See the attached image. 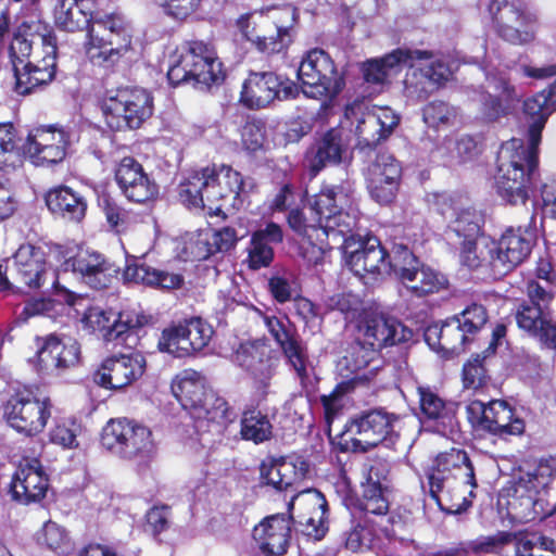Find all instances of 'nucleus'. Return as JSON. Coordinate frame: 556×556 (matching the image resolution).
<instances>
[{"instance_id": "obj_1", "label": "nucleus", "mask_w": 556, "mask_h": 556, "mask_svg": "<svg viewBox=\"0 0 556 556\" xmlns=\"http://www.w3.org/2000/svg\"><path fill=\"white\" fill-rule=\"evenodd\" d=\"M555 111L546 89L523 101V113L531 121L528 146L520 139L502 143L496 155L494 186L497 195L508 205H525L540 178L539 146L548 116Z\"/></svg>"}, {"instance_id": "obj_2", "label": "nucleus", "mask_w": 556, "mask_h": 556, "mask_svg": "<svg viewBox=\"0 0 556 556\" xmlns=\"http://www.w3.org/2000/svg\"><path fill=\"white\" fill-rule=\"evenodd\" d=\"M9 59L15 93L25 97L42 91L56 77V37L40 21H24L13 33Z\"/></svg>"}, {"instance_id": "obj_3", "label": "nucleus", "mask_w": 556, "mask_h": 556, "mask_svg": "<svg viewBox=\"0 0 556 556\" xmlns=\"http://www.w3.org/2000/svg\"><path fill=\"white\" fill-rule=\"evenodd\" d=\"M393 493L391 464L382 457L369 460L361 481V495L351 498L350 508L364 517L378 518L377 527L389 541L395 540L414 520L410 509L396 505L391 508Z\"/></svg>"}, {"instance_id": "obj_4", "label": "nucleus", "mask_w": 556, "mask_h": 556, "mask_svg": "<svg viewBox=\"0 0 556 556\" xmlns=\"http://www.w3.org/2000/svg\"><path fill=\"white\" fill-rule=\"evenodd\" d=\"M299 22L296 8L285 5L270 13L249 12L240 15L236 25L242 37L251 42L254 49L266 55L286 53L293 43Z\"/></svg>"}, {"instance_id": "obj_5", "label": "nucleus", "mask_w": 556, "mask_h": 556, "mask_svg": "<svg viewBox=\"0 0 556 556\" xmlns=\"http://www.w3.org/2000/svg\"><path fill=\"white\" fill-rule=\"evenodd\" d=\"M399 416L382 407L362 410L348 419L332 443L341 453H367L380 444H394L400 434L395 430Z\"/></svg>"}, {"instance_id": "obj_6", "label": "nucleus", "mask_w": 556, "mask_h": 556, "mask_svg": "<svg viewBox=\"0 0 556 556\" xmlns=\"http://www.w3.org/2000/svg\"><path fill=\"white\" fill-rule=\"evenodd\" d=\"M166 76L173 87L193 83L210 88L222 85L226 73L214 47L204 40L192 39L176 49Z\"/></svg>"}, {"instance_id": "obj_7", "label": "nucleus", "mask_w": 556, "mask_h": 556, "mask_svg": "<svg viewBox=\"0 0 556 556\" xmlns=\"http://www.w3.org/2000/svg\"><path fill=\"white\" fill-rule=\"evenodd\" d=\"M100 110L113 132L137 130L153 115L154 98L142 87L119 86L103 93Z\"/></svg>"}, {"instance_id": "obj_8", "label": "nucleus", "mask_w": 556, "mask_h": 556, "mask_svg": "<svg viewBox=\"0 0 556 556\" xmlns=\"http://www.w3.org/2000/svg\"><path fill=\"white\" fill-rule=\"evenodd\" d=\"M151 317L144 313L102 309L99 306L88 307L81 318L85 330L98 336L106 343L131 350L138 346L143 328Z\"/></svg>"}, {"instance_id": "obj_9", "label": "nucleus", "mask_w": 556, "mask_h": 556, "mask_svg": "<svg viewBox=\"0 0 556 556\" xmlns=\"http://www.w3.org/2000/svg\"><path fill=\"white\" fill-rule=\"evenodd\" d=\"M356 205L355 188L349 180L338 185H323L318 193L313 197L309 210L317 216V225H323L327 232L351 236L356 220L349 211Z\"/></svg>"}, {"instance_id": "obj_10", "label": "nucleus", "mask_w": 556, "mask_h": 556, "mask_svg": "<svg viewBox=\"0 0 556 556\" xmlns=\"http://www.w3.org/2000/svg\"><path fill=\"white\" fill-rule=\"evenodd\" d=\"M53 404L38 388H16L2 405L3 418L16 432L25 437L41 433L52 415Z\"/></svg>"}, {"instance_id": "obj_11", "label": "nucleus", "mask_w": 556, "mask_h": 556, "mask_svg": "<svg viewBox=\"0 0 556 556\" xmlns=\"http://www.w3.org/2000/svg\"><path fill=\"white\" fill-rule=\"evenodd\" d=\"M86 52L100 66L115 65L131 49V35L121 17L96 13L87 27Z\"/></svg>"}, {"instance_id": "obj_12", "label": "nucleus", "mask_w": 556, "mask_h": 556, "mask_svg": "<svg viewBox=\"0 0 556 556\" xmlns=\"http://www.w3.org/2000/svg\"><path fill=\"white\" fill-rule=\"evenodd\" d=\"M450 479L459 480L464 485L471 489L478 486L475 467L468 453L463 448L452 447L448 451L437 455L431 472L428 475L429 494L442 511L456 515L466 511L471 506V501L463 497L462 503L444 507L441 503L440 493L444 490Z\"/></svg>"}, {"instance_id": "obj_13", "label": "nucleus", "mask_w": 556, "mask_h": 556, "mask_svg": "<svg viewBox=\"0 0 556 556\" xmlns=\"http://www.w3.org/2000/svg\"><path fill=\"white\" fill-rule=\"evenodd\" d=\"M488 12L495 35L510 46H529L536 39L539 16L523 0H490Z\"/></svg>"}, {"instance_id": "obj_14", "label": "nucleus", "mask_w": 556, "mask_h": 556, "mask_svg": "<svg viewBox=\"0 0 556 556\" xmlns=\"http://www.w3.org/2000/svg\"><path fill=\"white\" fill-rule=\"evenodd\" d=\"M298 78L300 93L316 100H333L345 87L344 74L339 73L330 54L320 48L311 49L303 55Z\"/></svg>"}, {"instance_id": "obj_15", "label": "nucleus", "mask_w": 556, "mask_h": 556, "mask_svg": "<svg viewBox=\"0 0 556 556\" xmlns=\"http://www.w3.org/2000/svg\"><path fill=\"white\" fill-rule=\"evenodd\" d=\"M299 84L275 71H250L242 83L239 103L251 111L274 106L277 102L298 99Z\"/></svg>"}, {"instance_id": "obj_16", "label": "nucleus", "mask_w": 556, "mask_h": 556, "mask_svg": "<svg viewBox=\"0 0 556 556\" xmlns=\"http://www.w3.org/2000/svg\"><path fill=\"white\" fill-rule=\"evenodd\" d=\"M506 517L513 523H528L556 516V503L549 504L548 491L538 490L530 479L514 477L503 488Z\"/></svg>"}, {"instance_id": "obj_17", "label": "nucleus", "mask_w": 556, "mask_h": 556, "mask_svg": "<svg viewBox=\"0 0 556 556\" xmlns=\"http://www.w3.org/2000/svg\"><path fill=\"white\" fill-rule=\"evenodd\" d=\"M100 441L104 448L125 459L146 458L153 447L151 430L127 418L109 420Z\"/></svg>"}, {"instance_id": "obj_18", "label": "nucleus", "mask_w": 556, "mask_h": 556, "mask_svg": "<svg viewBox=\"0 0 556 556\" xmlns=\"http://www.w3.org/2000/svg\"><path fill=\"white\" fill-rule=\"evenodd\" d=\"M113 178L121 194L130 203L150 206L160 198V185L135 156L115 162Z\"/></svg>"}, {"instance_id": "obj_19", "label": "nucleus", "mask_w": 556, "mask_h": 556, "mask_svg": "<svg viewBox=\"0 0 556 556\" xmlns=\"http://www.w3.org/2000/svg\"><path fill=\"white\" fill-rule=\"evenodd\" d=\"M147 371V358L136 348L128 353H115L102 359L92 372V381L109 391H125Z\"/></svg>"}, {"instance_id": "obj_20", "label": "nucleus", "mask_w": 556, "mask_h": 556, "mask_svg": "<svg viewBox=\"0 0 556 556\" xmlns=\"http://www.w3.org/2000/svg\"><path fill=\"white\" fill-rule=\"evenodd\" d=\"M329 506L325 495L316 489L295 493L288 503V515L293 516L300 532L313 541L323 540L328 530Z\"/></svg>"}, {"instance_id": "obj_21", "label": "nucleus", "mask_w": 556, "mask_h": 556, "mask_svg": "<svg viewBox=\"0 0 556 556\" xmlns=\"http://www.w3.org/2000/svg\"><path fill=\"white\" fill-rule=\"evenodd\" d=\"M37 352L34 357L36 369L41 374H63L81 362V348L77 340L49 333L36 338Z\"/></svg>"}, {"instance_id": "obj_22", "label": "nucleus", "mask_w": 556, "mask_h": 556, "mask_svg": "<svg viewBox=\"0 0 556 556\" xmlns=\"http://www.w3.org/2000/svg\"><path fill=\"white\" fill-rule=\"evenodd\" d=\"M403 180L401 162L389 152H379L368 165L365 181L370 198L381 206L395 203Z\"/></svg>"}, {"instance_id": "obj_23", "label": "nucleus", "mask_w": 556, "mask_h": 556, "mask_svg": "<svg viewBox=\"0 0 556 556\" xmlns=\"http://www.w3.org/2000/svg\"><path fill=\"white\" fill-rule=\"evenodd\" d=\"M213 328L201 317H192L162 331L159 349L182 357L202 351L208 345Z\"/></svg>"}, {"instance_id": "obj_24", "label": "nucleus", "mask_w": 556, "mask_h": 556, "mask_svg": "<svg viewBox=\"0 0 556 556\" xmlns=\"http://www.w3.org/2000/svg\"><path fill=\"white\" fill-rule=\"evenodd\" d=\"M50 489V478L38 458L21 460L11 477L8 494L12 502L29 506L40 504Z\"/></svg>"}, {"instance_id": "obj_25", "label": "nucleus", "mask_w": 556, "mask_h": 556, "mask_svg": "<svg viewBox=\"0 0 556 556\" xmlns=\"http://www.w3.org/2000/svg\"><path fill=\"white\" fill-rule=\"evenodd\" d=\"M534 242V231L520 226L507 228L494 247L489 249L490 265L500 267L502 275L511 271L529 257Z\"/></svg>"}, {"instance_id": "obj_26", "label": "nucleus", "mask_w": 556, "mask_h": 556, "mask_svg": "<svg viewBox=\"0 0 556 556\" xmlns=\"http://www.w3.org/2000/svg\"><path fill=\"white\" fill-rule=\"evenodd\" d=\"M63 265L66 270L70 269L78 275L87 286L94 290L109 289L119 274V267L114 262L104 254L90 250H78L74 255L67 257Z\"/></svg>"}, {"instance_id": "obj_27", "label": "nucleus", "mask_w": 556, "mask_h": 556, "mask_svg": "<svg viewBox=\"0 0 556 556\" xmlns=\"http://www.w3.org/2000/svg\"><path fill=\"white\" fill-rule=\"evenodd\" d=\"M68 144L70 136L62 127L39 126L29 131L25 150L36 166L53 165L65 159Z\"/></svg>"}, {"instance_id": "obj_28", "label": "nucleus", "mask_w": 556, "mask_h": 556, "mask_svg": "<svg viewBox=\"0 0 556 556\" xmlns=\"http://www.w3.org/2000/svg\"><path fill=\"white\" fill-rule=\"evenodd\" d=\"M346 151L343 129L331 127L324 131H316L313 141L304 152V162L308 174L316 177L328 166L339 165Z\"/></svg>"}, {"instance_id": "obj_29", "label": "nucleus", "mask_w": 556, "mask_h": 556, "mask_svg": "<svg viewBox=\"0 0 556 556\" xmlns=\"http://www.w3.org/2000/svg\"><path fill=\"white\" fill-rule=\"evenodd\" d=\"M292 527V515H269L253 528L252 538L264 556H285L291 546Z\"/></svg>"}, {"instance_id": "obj_30", "label": "nucleus", "mask_w": 556, "mask_h": 556, "mask_svg": "<svg viewBox=\"0 0 556 556\" xmlns=\"http://www.w3.org/2000/svg\"><path fill=\"white\" fill-rule=\"evenodd\" d=\"M265 326L270 336L280 348L281 352L293 367L299 379L303 382L308 379L306 348L296 331V328L288 319L285 323L279 317L265 316Z\"/></svg>"}, {"instance_id": "obj_31", "label": "nucleus", "mask_w": 556, "mask_h": 556, "mask_svg": "<svg viewBox=\"0 0 556 556\" xmlns=\"http://www.w3.org/2000/svg\"><path fill=\"white\" fill-rule=\"evenodd\" d=\"M357 328L366 343L380 351L407 342L413 337V331L397 319L377 314L366 315L358 321Z\"/></svg>"}, {"instance_id": "obj_32", "label": "nucleus", "mask_w": 556, "mask_h": 556, "mask_svg": "<svg viewBox=\"0 0 556 556\" xmlns=\"http://www.w3.org/2000/svg\"><path fill=\"white\" fill-rule=\"evenodd\" d=\"M14 280L31 290L40 289L49 274L46 252L41 247L23 243L12 256Z\"/></svg>"}, {"instance_id": "obj_33", "label": "nucleus", "mask_w": 556, "mask_h": 556, "mask_svg": "<svg viewBox=\"0 0 556 556\" xmlns=\"http://www.w3.org/2000/svg\"><path fill=\"white\" fill-rule=\"evenodd\" d=\"M195 406L188 414L193 419V426L199 434L220 433L231 422V408L228 402L212 388Z\"/></svg>"}, {"instance_id": "obj_34", "label": "nucleus", "mask_w": 556, "mask_h": 556, "mask_svg": "<svg viewBox=\"0 0 556 556\" xmlns=\"http://www.w3.org/2000/svg\"><path fill=\"white\" fill-rule=\"evenodd\" d=\"M207 203L229 202L231 206H236L240 194L244 189V179L240 172L227 164L212 163L206 166Z\"/></svg>"}, {"instance_id": "obj_35", "label": "nucleus", "mask_w": 556, "mask_h": 556, "mask_svg": "<svg viewBox=\"0 0 556 556\" xmlns=\"http://www.w3.org/2000/svg\"><path fill=\"white\" fill-rule=\"evenodd\" d=\"M348 263L351 270L362 278L376 279L382 274H390V254L377 237H367L359 248L352 252Z\"/></svg>"}, {"instance_id": "obj_36", "label": "nucleus", "mask_w": 556, "mask_h": 556, "mask_svg": "<svg viewBox=\"0 0 556 556\" xmlns=\"http://www.w3.org/2000/svg\"><path fill=\"white\" fill-rule=\"evenodd\" d=\"M432 58L433 53L429 50L396 48L379 59L364 62L362 64V73L366 83L382 84L387 80L392 70H396L401 65H408L410 61L430 60Z\"/></svg>"}, {"instance_id": "obj_37", "label": "nucleus", "mask_w": 556, "mask_h": 556, "mask_svg": "<svg viewBox=\"0 0 556 556\" xmlns=\"http://www.w3.org/2000/svg\"><path fill=\"white\" fill-rule=\"evenodd\" d=\"M525 294L526 299L519 301L515 306L516 323L554 314L552 304L556 296V286L529 279L525 286Z\"/></svg>"}, {"instance_id": "obj_38", "label": "nucleus", "mask_w": 556, "mask_h": 556, "mask_svg": "<svg viewBox=\"0 0 556 556\" xmlns=\"http://www.w3.org/2000/svg\"><path fill=\"white\" fill-rule=\"evenodd\" d=\"M400 118L390 110L380 113H362L355 127L357 144L361 149H375L381 141L388 139L399 125Z\"/></svg>"}, {"instance_id": "obj_39", "label": "nucleus", "mask_w": 556, "mask_h": 556, "mask_svg": "<svg viewBox=\"0 0 556 556\" xmlns=\"http://www.w3.org/2000/svg\"><path fill=\"white\" fill-rule=\"evenodd\" d=\"M283 241L280 225L274 222L252 232L248 251V267L252 270L269 267L274 261V245Z\"/></svg>"}, {"instance_id": "obj_40", "label": "nucleus", "mask_w": 556, "mask_h": 556, "mask_svg": "<svg viewBox=\"0 0 556 556\" xmlns=\"http://www.w3.org/2000/svg\"><path fill=\"white\" fill-rule=\"evenodd\" d=\"M424 337L431 349L445 353L458 354L465 351L468 343L472 342L455 316L446 319L441 325L428 326Z\"/></svg>"}, {"instance_id": "obj_41", "label": "nucleus", "mask_w": 556, "mask_h": 556, "mask_svg": "<svg viewBox=\"0 0 556 556\" xmlns=\"http://www.w3.org/2000/svg\"><path fill=\"white\" fill-rule=\"evenodd\" d=\"M48 210L55 216L68 222L79 223L87 213V200L79 192L67 186L50 189L45 197Z\"/></svg>"}, {"instance_id": "obj_42", "label": "nucleus", "mask_w": 556, "mask_h": 556, "mask_svg": "<svg viewBox=\"0 0 556 556\" xmlns=\"http://www.w3.org/2000/svg\"><path fill=\"white\" fill-rule=\"evenodd\" d=\"M498 94H493L486 90L480 92V116L485 123H495L501 118L514 113L519 97L516 88L508 79H500Z\"/></svg>"}, {"instance_id": "obj_43", "label": "nucleus", "mask_w": 556, "mask_h": 556, "mask_svg": "<svg viewBox=\"0 0 556 556\" xmlns=\"http://www.w3.org/2000/svg\"><path fill=\"white\" fill-rule=\"evenodd\" d=\"M170 389L181 407L189 413L197 407L195 404L200 403L211 387L200 371L189 368L175 376Z\"/></svg>"}, {"instance_id": "obj_44", "label": "nucleus", "mask_w": 556, "mask_h": 556, "mask_svg": "<svg viewBox=\"0 0 556 556\" xmlns=\"http://www.w3.org/2000/svg\"><path fill=\"white\" fill-rule=\"evenodd\" d=\"M413 230V226L404 227V238L407 240V243H394L392 247V256H390V274L393 273L400 282L404 280H414L417 275V270L425 265V263L408 247V243H415L417 241V239H410L412 236H416Z\"/></svg>"}, {"instance_id": "obj_45", "label": "nucleus", "mask_w": 556, "mask_h": 556, "mask_svg": "<svg viewBox=\"0 0 556 556\" xmlns=\"http://www.w3.org/2000/svg\"><path fill=\"white\" fill-rule=\"evenodd\" d=\"M520 529L500 530L491 535H481L468 545L469 552L475 554L520 556Z\"/></svg>"}, {"instance_id": "obj_46", "label": "nucleus", "mask_w": 556, "mask_h": 556, "mask_svg": "<svg viewBox=\"0 0 556 556\" xmlns=\"http://www.w3.org/2000/svg\"><path fill=\"white\" fill-rule=\"evenodd\" d=\"M239 434L242 440L256 445L271 440L274 426L268 414L257 406L247 405L241 412Z\"/></svg>"}, {"instance_id": "obj_47", "label": "nucleus", "mask_w": 556, "mask_h": 556, "mask_svg": "<svg viewBox=\"0 0 556 556\" xmlns=\"http://www.w3.org/2000/svg\"><path fill=\"white\" fill-rule=\"evenodd\" d=\"M419 407L421 414L428 420H442L444 425L453 428L457 424V410L459 404L446 401L429 387H418Z\"/></svg>"}, {"instance_id": "obj_48", "label": "nucleus", "mask_w": 556, "mask_h": 556, "mask_svg": "<svg viewBox=\"0 0 556 556\" xmlns=\"http://www.w3.org/2000/svg\"><path fill=\"white\" fill-rule=\"evenodd\" d=\"M26 155L25 142L12 122L0 123V169L21 167Z\"/></svg>"}, {"instance_id": "obj_49", "label": "nucleus", "mask_w": 556, "mask_h": 556, "mask_svg": "<svg viewBox=\"0 0 556 556\" xmlns=\"http://www.w3.org/2000/svg\"><path fill=\"white\" fill-rule=\"evenodd\" d=\"M207 178L206 166L189 172L177 187L179 202L188 208H205Z\"/></svg>"}, {"instance_id": "obj_50", "label": "nucleus", "mask_w": 556, "mask_h": 556, "mask_svg": "<svg viewBox=\"0 0 556 556\" xmlns=\"http://www.w3.org/2000/svg\"><path fill=\"white\" fill-rule=\"evenodd\" d=\"M493 410L490 413L493 428L492 437L505 439L509 435H520L525 432V421L517 416L516 409L504 400H493Z\"/></svg>"}, {"instance_id": "obj_51", "label": "nucleus", "mask_w": 556, "mask_h": 556, "mask_svg": "<svg viewBox=\"0 0 556 556\" xmlns=\"http://www.w3.org/2000/svg\"><path fill=\"white\" fill-rule=\"evenodd\" d=\"M74 2L58 0L53 9L54 24L60 30L75 33L87 28L96 13L87 14L83 9H76Z\"/></svg>"}, {"instance_id": "obj_52", "label": "nucleus", "mask_w": 556, "mask_h": 556, "mask_svg": "<svg viewBox=\"0 0 556 556\" xmlns=\"http://www.w3.org/2000/svg\"><path fill=\"white\" fill-rule=\"evenodd\" d=\"M279 467L280 478L275 483L278 484V492L298 491V485L306 478L309 471V464L302 457L279 456L276 457Z\"/></svg>"}, {"instance_id": "obj_53", "label": "nucleus", "mask_w": 556, "mask_h": 556, "mask_svg": "<svg viewBox=\"0 0 556 556\" xmlns=\"http://www.w3.org/2000/svg\"><path fill=\"white\" fill-rule=\"evenodd\" d=\"M401 283L413 296L424 298L446 288L448 281L444 275L425 264L417 270L414 280H404Z\"/></svg>"}, {"instance_id": "obj_54", "label": "nucleus", "mask_w": 556, "mask_h": 556, "mask_svg": "<svg viewBox=\"0 0 556 556\" xmlns=\"http://www.w3.org/2000/svg\"><path fill=\"white\" fill-rule=\"evenodd\" d=\"M36 543L59 555L67 554L72 547V539L68 531L53 520L46 521L35 534Z\"/></svg>"}, {"instance_id": "obj_55", "label": "nucleus", "mask_w": 556, "mask_h": 556, "mask_svg": "<svg viewBox=\"0 0 556 556\" xmlns=\"http://www.w3.org/2000/svg\"><path fill=\"white\" fill-rule=\"evenodd\" d=\"M516 325L528 337L536 340L542 348L556 351V320L554 314L539 318L534 317L516 323Z\"/></svg>"}, {"instance_id": "obj_56", "label": "nucleus", "mask_w": 556, "mask_h": 556, "mask_svg": "<svg viewBox=\"0 0 556 556\" xmlns=\"http://www.w3.org/2000/svg\"><path fill=\"white\" fill-rule=\"evenodd\" d=\"M486 356L475 354L463 365L462 382L464 390L483 392L491 382V376L485 364Z\"/></svg>"}, {"instance_id": "obj_57", "label": "nucleus", "mask_w": 556, "mask_h": 556, "mask_svg": "<svg viewBox=\"0 0 556 556\" xmlns=\"http://www.w3.org/2000/svg\"><path fill=\"white\" fill-rule=\"evenodd\" d=\"M345 547L353 553L379 547V539L370 518L365 517L351 528L345 539Z\"/></svg>"}, {"instance_id": "obj_58", "label": "nucleus", "mask_w": 556, "mask_h": 556, "mask_svg": "<svg viewBox=\"0 0 556 556\" xmlns=\"http://www.w3.org/2000/svg\"><path fill=\"white\" fill-rule=\"evenodd\" d=\"M520 556H556V541L541 531L520 529Z\"/></svg>"}, {"instance_id": "obj_59", "label": "nucleus", "mask_w": 556, "mask_h": 556, "mask_svg": "<svg viewBox=\"0 0 556 556\" xmlns=\"http://www.w3.org/2000/svg\"><path fill=\"white\" fill-rule=\"evenodd\" d=\"M288 226L299 236L303 238H307L309 243H313L314 233L316 235V239L320 242L324 239L319 237L328 238L329 233L326 229H324L323 225H317V216L315 213H312V216L308 218L303 210L299 207L291 208L287 215Z\"/></svg>"}, {"instance_id": "obj_60", "label": "nucleus", "mask_w": 556, "mask_h": 556, "mask_svg": "<svg viewBox=\"0 0 556 556\" xmlns=\"http://www.w3.org/2000/svg\"><path fill=\"white\" fill-rule=\"evenodd\" d=\"M456 116L455 106L443 100H432L422 108V121L430 128L450 127L454 124Z\"/></svg>"}, {"instance_id": "obj_61", "label": "nucleus", "mask_w": 556, "mask_h": 556, "mask_svg": "<svg viewBox=\"0 0 556 556\" xmlns=\"http://www.w3.org/2000/svg\"><path fill=\"white\" fill-rule=\"evenodd\" d=\"M483 220L471 210H462L451 225L456 240L480 239L483 237Z\"/></svg>"}, {"instance_id": "obj_62", "label": "nucleus", "mask_w": 556, "mask_h": 556, "mask_svg": "<svg viewBox=\"0 0 556 556\" xmlns=\"http://www.w3.org/2000/svg\"><path fill=\"white\" fill-rule=\"evenodd\" d=\"M493 400L484 403L480 400H472L466 405V417L473 432L481 437L491 435L493 428L491 412L493 410Z\"/></svg>"}, {"instance_id": "obj_63", "label": "nucleus", "mask_w": 556, "mask_h": 556, "mask_svg": "<svg viewBox=\"0 0 556 556\" xmlns=\"http://www.w3.org/2000/svg\"><path fill=\"white\" fill-rule=\"evenodd\" d=\"M454 243L462 266L475 270L482 267L486 262L490 263L489 250L485 252L479 248V239H466Z\"/></svg>"}, {"instance_id": "obj_64", "label": "nucleus", "mask_w": 556, "mask_h": 556, "mask_svg": "<svg viewBox=\"0 0 556 556\" xmlns=\"http://www.w3.org/2000/svg\"><path fill=\"white\" fill-rule=\"evenodd\" d=\"M556 475V457H541L533 470H520L518 477L530 479V484H534L538 490L547 491L548 485Z\"/></svg>"}]
</instances>
